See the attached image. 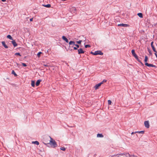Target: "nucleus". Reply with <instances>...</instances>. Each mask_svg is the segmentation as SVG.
Segmentation results:
<instances>
[{
	"mask_svg": "<svg viewBox=\"0 0 157 157\" xmlns=\"http://www.w3.org/2000/svg\"><path fill=\"white\" fill-rule=\"evenodd\" d=\"M62 38L63 39H67V38L64 36H62Z\"/></svg>",
	"mask_w": 157,
	"mask_h": 157,
	"instance_id": "nucleus-32",
	"label": "nucleus"
},
{
	"mask_svg": "<svg viewBox=\"0 0 157 157\" xmlns=\"http://www.w3.org/2000/svg\"><path fill=\"white\" fill-rule=\"evenodd\" d=\"M15 40H13V41H12V43L14 47H16L17 46V44Z\"/></svg>",
	"mask_w": 157,
	"mask_h": 157,
	"instance_id": "nucleus-12",
	"label": "nucleus"
},
{
	"mask_svg": "<svg viewBox=\"0 0 157 157\" xmlns=\"http://www.w3.org/2000/svg\"><path fill=\"white\" fill-rule=\"evenodd\" d=\"M148 51L149 53V54L150 55H152V53L151 52V51L150 49H148Z\"/></svg>",
	"mask_w": 157,
	"mask_h": 157,
	"instance_id": "nucleus-33",
	"label": "nucleus"
},
{
	"mask_svg": "<svg viewBox=\"0 0 157 157\" xmlns=\"http://www.w3.org/2000/svg\"><path fill=\"white\" fill-rule=\"evenodd\" d=\"M117 25L118 26H122V27H126L128 26V25L127 24H126L121 23V24H118Z\"/></svg>",
	"mask_w": 157,
	"mask_h": 157,
	"instance_id": "nucleus-8",
	"label": "nucleus"
},
{
	"mask_svg": "<svg viewBox=\"0 0 157 157\" xmlns=\"http://www.w3.org/2000/svg\"><path fill=\"white\" fill-rule=\"evenodd\" d=\"M65 40L66 43H68L69 42L68 40Z\"/></svg>",
	"mask_w": 157,
	"mask_h": 157,
	"instance_id": "nucleus-39",
	"label": "nucleus"
},
{
	"mask_svg": "<svg viewBox=\"0 0 157 157\" xmlns=\"http://www.w3.org/2000/svg\"><path fill=\"white\" fill-rule=\"evenodd\" d=\"M33 20V18H31L30 19V21H32Z\"/></svg>",
	"mask_w": 157,
	"mask_h": 157,
	"instance_id": "nucleus-40",
	"label": "nucleus"
},
{
	"mask_svg": "<svg viewBox=\"0 0 157 157\" xmlns=\"http://www.w3.org/2000/svg\"><path fill=\"white\" fill-rule=\"evenodd\" d=\"M78 54H83L85 52L83 50V49L80 48L78 50Z\"/></svg>",
	"mask_w": 157,
	"mask_h": 157,
	"instance_id": "nucleus-6",
	"label": "nucleus"
},
{
	"mask_svg": "<svg viewBox=\"0 0 157 157\" xmlns=\"http://www.w3.org/2000/svg\"><path fill=\"white\" fill-rule=\"evenodd\" d=\"M42 53V52H39L37 54V56L38 57H40V54Z\"/></svg>",
	"mask_w": 157,
	"mask_h": 157,
	"instance_id": "nucleus-24",
	"label": "nucleus"
},
{
	"mask_svg": "<svg viewBox=\"0 0 157 157\" xmlns=\"http://www.w3.org/2000/svg\"><path fill=\"white\" fill-rule=\"evenodd\" d=\"M85 48H88V47H90V46L89 44H87V45H86L85 46Z\"/></svg>",
	"mask_w": 157,
	"mask_h": 157,
	"instance_id": "nucleus-28",
	"label": "nucleus"
},
{
	"mask_svg": "<svg viewBox=\"0 0 157 157\" xmlns=\"http://www.w3.org/2000/svg\"><path fill=\"white\" fill-rule=\"evenodd\" d=\"M95 55H102L103 54V53L101 51L98 50L95 51L94 52Z\"/></svg>",
	"mask_w": 157,
	"mask_h": 157,
	"instance_id": "nucleus-3",
	"label": "nucleus"
},
{
	"mask_svg": "<svg viewBox=\"0 0 157 157\" xmlns=\"http://www.w3.org/2000/svg\"><path fill=\"white\" fill-rule=\"evenodd\" d=\"M108 104L109 105H110L111 104L112 102L111 100H109L108 101Z\"/></svg>",
	"mask_w": 157,
	"mask_h": 157,
	"instance_id": "nucleus-29",
	"label": "nucleus"
},
{
	"mask_svg": "<svg viewBox=\"0 0 157 157\" xmlns=\"http://www.w3.org/2000/svg\"><path fill=\"white\" fill-rule=\"evenodd\" d=\"M69 45H72V47H73L74 50H76L77 48H79V46L77 44H75V42L73 41H70L69 42Z\"/></svg>",
	"mask_w": 157,
	"mask_h": 157,
	"instance_id": "nucleus-1",
	"label": "nucleus"
},
{
	"mask_svg": "<svg viewBox=\"0 0 157 157\" xmlns=\"http://www.w3.org/2000/svg\"><path fill=\"white\" fill-rule=\"evenodd\" d=\"M43 6L47 8H50L51 6L50 4H48L46 5H43Z\"/></svg>",
	"mask_w": 157,
	"mask_h": 157,
	"instance_id": "nucleus-17",
	"label": "nucleus"
},
{
	"mask_svg": "<svg viewBox=\"0 0 157 157\" xmlns=\"http://www.w3.org/2000/svg\"><path fill=\"white\" fill-rule=\"evenodd\" d=\"M138 16L140 18L143 17V14L142 13H139L137 14Z\"/></svg>",
	"mask_w": 157,
	"mask_h": 157,
	"instance_id": "nucleus-18",
	"label": "nucleus"
},
{
	"mask_svg": "<svg viewBox=\"0 0 157 157\" xmlns=\"http://www.w3.org/2000/svg\"><path fill=\"white\" fill-rule=\"evenodd\" d=\"M136 59V60H137L138 59H139L138 56L137 55L136 56V57H134Z\"/></svg>",
	"mask_w": 157,
	"mask_h": 157,
	"instance_id": "nucleus-37",
	"label": "nucleus"
},
{
	"mask_svg": "<svg viewBox=\"0 0 157 157\" xmlns=\"http://www.w3.org/2000/svg\"><path fill=\"white\" fill-rule=\"evenodd\" d=\"M82 41L81 40H80L79 41H77V43L78 44H80L82 42Z\"/></svg>",
	"mask_w": 157,
	"mask_h": 157,
	"instance_id": "nucleus-34",
	"label": "nucleus"
},
{
	"mask_svg": "<svg viewBox=\"0 0 157 157\" xmlns=\"http://www.w3.org/2000/svg\"><path fill=\"white\" fill-rule=\"evenodd\" d=\"M1 1L3 2H5L6 1V0H1Z\"/></svg>",
	"mask_w": 157,
	"mask_h": 157,
	"instance_id": "nucleus-43",
	"label": "nucleus"
},
{
	"mask_svg": "<svg viewBox=\"0 0 157 157\" xmlns=\"http://www.w3.org/2000/svg\"><path fill=\"white\" fill-rule=\"evenodd\" d=\"M155 56L157 58V54H155Z\"/></svg>",
	"mask_w": 157,
	"mask_h": 157,
	"instance_id": "nucleus-44",
	"label": "nucleus"
},
{
	"mask_svg": "<svg viewBox=\"0 0 157 157\" xmlns=\"http://www.w3.org/2000/svg\"><path fill=\"white\" fill-rule=\"evenodd\" d=\"M22 65L24 67H26L27 66L26 64L25 63H21Z\"/></svg>",
	"mask_w": 157,
	"mask_h": 157,
	"instance_id": "nucleus-27",
	"label": "nucleus"
},
{
	"mask_svg": "<svg viewBox=\"0 0 157 157\" xmlns=\"http://www.w3.org/2000/svg\"><path fill=\"white\" fill-rule=\"evenodd\" d=\"M49 137L51 139L49 144L53 147H57V145L55 141L53 140L51 137L49 136Z\"/></svg>",
	"mask_w": 157,
	"mask_h": 157,
	"instance_id": "nucleus-2",
	"label": "nucleus"
},
{
	"mask_svg": "<svg viewBox=\"0 0 157 157\" xmlns=\"http://www.w3.org/2000/svg\"><path fill=\"white\" fill-rule=\"evenodd\" d=\"M155 53V54H157V51H156V50H155V51H154Z\"/></svg>",
	"mask_w": 157,
	"mask_h": 157,
	"instance_id": "nucleus-41",
	"label": "nucleus"
},
{
	"mask_svg": "<svg viewBox=\"0 0 157 157\" xmlns=\"http://www.w3.org/2000/svg\"><path fill=\"white\" fill-rule=\"evenodd\" d=\"M2 45L4 47V48H8V47L5 41H2Z\"/></svg>",
	"mask_w": 157,
	"mask_h": 157,
	"instance_id": "nucleus-10",
	"label": "nucleus"
},
{
	"mask_svg": "<svg viewBox=\"0 0 157 157\" xmlns=\"http://www.w3.org/2000/svg\"><path fill=\"white\" fill-rule=\"evenodd\" d=\"M131 52H132V55L134 57H136V56L137 55L135 53V50L134 49H133V50H132Z\"/></svg>",
	"mask_w": 157,
	"mask_h": 157,
	"instance_id": "nucleus-13",
	"label": "nucleus"
},
{
	"mask_svg": "<svg viewBox=\"0 0 157 157\" xmlns=\"http://www.w3.org/2000/svg\"><path fill=\"white\" fill-rule=\"evenodd\" d=\"M43 65L44 66H45V67H49V66L48 65H47V64H43Z\"/></svg>",
	"mask_w": 157,
	"mask_h": 157,
	"instance_id": "nucleus-35",
	"label": "nucleus"
},
{
	"mask_svg": "<svg viewBox=\"0 0 157 157\" xmlns=\"http://www.w3.org/2000/svg\"><path fill=\"white\" fill-rule=\"evenodd\" d=\"M42 80L41 79H38L37 80L36 83V86H38L39 85L40 82Z\"/></svg>",
	"mask_w": 157,
	"mask_h": 157,
	"instance_id": "nucleus-11",
	"label": "nucleus"
},
{
	"mask_svg": "<svg viewBox=\"0 0 157 157\" xmlns=\"http://www.w3.org/2000/svg\"><path fill=\"white\" fill-rule=\"evenodd\" d=\"M145 64L146 66L148 67H154L155 68H156L157 67V66L155 65L151 64H149L148 63H145Z\"/></svg>",
	"mask_w": 157,
	"mask_h": 157,
	"instance_id": "nucleus-4",
	"label": "nucleus"
},
{
	"mask_svg": "<svg viewBox=\"0 0 157 157\" xmlns=\"http://www.w3.org/2000/svg\"><path fill=\"white\" fill-rule=\"evenodd\" d=\"M61 150L65 151L66 150V148L64 147H62L60 148Z\"/></svg>",
	"mask_w": 157,
	"mask_h": 157,
	"instance_id": "nucleus-25",
	"label": "nucleus"
},
{
	"mask_svg": "<svg viewBox=\"0 0 157 157\" xmlns=\"http://www.w3.org/2000/svg\"><path fill=\"white\" fill-rule=\"evenodd\" d=\"M97 137H103V136L101 133H98L97 135Z\"/></svg>",
	"mask_w": 157,
	"mask_h": 157,
	"instance_id": "nucleus-16",
	"label": "nucleus"
},
{
	"mask_svg": "<svg viewBox=\"0 0 157 157\" xmlns=\"http://www.w3.org/2000/svg\"><path fill=\"white\" fill-rule=\"evenodd\" d=\"M90 53L92 54V55H95L94 52H90Z\"/></svg>",
	"mask_w": 157,
	"mask_h": 157,
	"instance_id": "nucleus-36",
	"label": "nucleus"
},
{
	"mask_svg": "<svg viewBox=\"0 0 157 157\" xmlns=\"http://www.w3.org/2000/svg\"><path fill=\"white\" fill-rule=\"evenodd\" d=\"M137 60V61H138V62H140V63H141V64H142L143 65V63H142L141 62V60H140V59H139H139H138Z\"/></svg>",
	"mask_w": 157,
	"mask_h": 157,
	"instance_id": "nucleus-30",
	"label": "nucleus"
},
{
	"mask_svg": "<svg viewBox=\"0 0 157 157\" xmlns=\"http://www.w3.org/2000/svg\"><path fill=\"white\" fill-rule=\"evenodd\" d=\"M32 143L34 144H36V145H38L39 144V142L37 141H33V142H32Z\"/></svg>",
	"mask_w": 157,
	"mask_h": 157,
	"instance_id": "nucleus-19",
	"label": "nucleus"
},
{
	"mask_svg": "<svg viewBox=\"0 0 157 157\" xmlns=\"http://www.w3.org/2000/svg\"><path fill=\"white\" fill-rule=\"evenodd\" d=\"M144 124L145 126L147 128H149V127H150L149 124V121H145L144 122Z\"/></svg>",
	"mask_w": 157,
	"mask_h": 157,
	"instance_id": "nucleus-5",
	"label": "nucleus"
},
{
	"mask_svg": "<svg viewBox=\"0 0 157 157\" xmlns=\"http://www.w3.org/2000/svg\"><path fill=\"white\" fill-rule=\"evenodd\" d=\"M11 74L14 75L15 76H17V74L13 70L12 71Z\"/></svg>",
	"mask_w": 157,
	"mask_h": 157,
	"instance_id": "nucleus-21",
	"label": "nucleus"
},
{
	"mask_svg": "<svg viewBox=\"0 0 157 157\" xmlns=\"http://www.w3.org/2000/svg\"><path fill=\"white\" fill-rule=\"evenodd\" d=\"M15 55H17V56H21V55L20 54V53H19V52L16 53L15 54Z\"/></svg>",
	"mask_w": 157,
	"mask_h": 157,
	"instance_id": "nucleus-26",
	"label": "nucleus"
},
{
	"mask_svg": "<svg viewBox=\"0 0 157 157\" xmlns=\"http://www.w3.org/2000/svg\"><path fill=\"white\" fill-rule=\"evenodd\" d=\"M79 37L80 38H82L84 37L83 36H80Z\"/></svg>",
	"mask_w": 157,
	"mask_h": 157,
	"instance_id": "nucleus-42",
	"label": "nucleus"
},
{
	"mask_svg": "<svg viewBox=\"0 0 157 157\" xmlns=\"http://www.w3.org/2000/svg\"><path fill=\"white\" fill-rule=\"evenodd\" d=\"M77 9L75 7H72L71 9V11H73L74 13H75Z\"/></svg>",
	"mask_w": 157,
	"mask_h": 157,
	"instance_id": "nucleus-9",
	"label": "nucleus"
},
{
	"mask_svg": "<svg viewBox=\"0 0 157 157\" xmlns=\"http://www.w3.org/2000/svg\"><path fill=\"white\" fill-rule=\"evenodd\" d=\"M35 82L34 81L32 80L31 85L32 87H34L35 86Z\"/></svg>",
	"mask_w": 157,
	"mask_h": 157,
	"instance_id": "nucleus-15",
	"label": "nucleus"
},
{
	"mask_svg": "<svg viewBox=\"0 0 157 157\" xmlns=\"http://www.w3.org/2000/svg\"><path fill=\"white\" fill-rule=\"evenodd\" d=\"M107 80L105 79H104L101 83H102V84L106 82Z\"/></svg>",
	"mask_w": 157,
	"mask_h": 157,
	"instance_id": "nucleus-31",
	"label": "nucleus"
},
{
	"mask_svg": "<svg viewBox=\"0 0 157 157\" xmlns=\"http://www.w3.org/2000/svg\"><path fill=\"white\" fill-rule=\"evenodd\" d=\"M137 133H141L142 134H144V131H137Z\"/></svg>",
	"mask_w": 157,
	"mask_h": 157,
	"instance_id": "nucleus-23",
	"label": "nucleus"
},
{
	"mask_svg": "<svg viewBox=\"0 0 157 157\" xmlns=\"http://www.w3.org/2000/svg\"><path fill=\"white\" fill-rule=\"evenodd\" d=\"M44 144H46L45 143H44Z\"/></svg>",
	"mask_w": 157,
	"mask_h": 157,
	"instance_id": "nucleus-45",
	"label": "nucleus"
},
{
	"mask_svg": "<svg viewBox=\"0 0 157 157\" xmlns=\"http://www.w3.org/2000/svg\"><path fill=\"white\" fill-rule=\"evenodd\" d=\"M136 133H137V132H132V133L131 134H134Z\"/></svg>",
	"mask_w": 157,
	"mask_h": 157,
	"instance_id": "nucleus-38",
	"label": "nucleus"
},
{
	"mask_svg": "<svg viewBox=\"0 0 157 157\" xmlns=\"http://www.w3.org/2000/svg\"><path fill=\"white\" fill-rule=\"evenodd\" d=\"M153 41L151 42V46L153 51H155V50L156 49H155L154 46L153 45Z\"/></svg>",
	"mask_w": 157,
	"mask_h": 157,
	"instance_id": "nucleus-14",
	"label": "nucleus"
},
{
	"mask_svg": "<svg viewBox=\"0 0 157 157\" xmlns=\"http://www.w3.org/2000/svg\"><path fill=\"white\" fill-rule=\"evenodd\" d=\"M102 84V83L100 82L99 83L96 84L94 88L95 90L98 89L99 87L101 86V85Z\"/></svg>",
	"mask_w": 157,
	"mask_h": 157,
	"instance_id": "nucleus-7",
	"label": "nucleus"
},
{
	"mask_svg": "<svg viewBox=\"0 0 157 157\" xmlns=\"http://www.w3.org/2000/svg\"><path fill=\"white\" fill-rule=\"evenodd\" d=\"M6 38L9 39H13L12 37L10 35H8L6 36Z\"/></svg>",
	"mask_w": 157,
	"mask_h": 157,
	"instance_id": "nucleus-22",
	"label": "nucleus"
},
{
	"mask_svg": "<svg viewBox=\"0 0 157 157\" xmlns=\"http://www.w3.org/2000/svg\"><path fill=\"white\" fill-rule=\"evenodd\" d=\"M148 60V57L147 56H145V59H144V62H145V63H147V61Z\"/></svg>",
	"mask_w": 157,
	"mask_h": 157,
	"instance_id": "nucleus-20",
	"label": "nucleus"
}]
</instances>
